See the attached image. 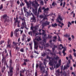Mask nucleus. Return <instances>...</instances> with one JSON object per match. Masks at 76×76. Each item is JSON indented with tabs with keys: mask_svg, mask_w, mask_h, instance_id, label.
<instances>
[{
	"mask_svg": "<svg viewBox=\"0 0 76 76\" xmlns=\"http://www.w3.org/2000/svg\"><path fill=\"white\" fill-rule=\"evenodd\" d=\"M32 6L34 7L35 8V9H32V12L35 15H37V10L38 9V7H37V6L34 3V2H32Z\"/></svg>",
	"mask_w": 76,
	"mask_h": 76,
	"instance_id": "2",
	"label": "nucleus"
},
{
	"mask_svg": "<svg viewBox=\"0 0 76 76\" xmlns=\"http://www.w3.org/2000/svg\"><path fill=\"white\" fill-rule=\"evenodd\" d=\"M50 25V22L47 21H45V22L42 23V29H44L45 28V26H46L47 25Z\"/></svg>",
	"mask_w": 76,
	"mask_h": 76,
	"instance_id": "5",
	"label": "nucleus"
},
{
	"mask_svg": "<svg viewBox=\"0 0 76 76\" xmlns=\"http://www.w3.org/2000/svg\"><path fill=\"white\" fill-rule=\"evenodd\" d=\"M25 72H26V70L24 69L23 70H21L20 71V76H23V75L22 74V73H24Z\"/></svg>",
	"mask_w": 76,
	"mask_h": 76,
	"instance_id": "14",
	"label": "nucleus"
},
{
	"mask_svg": "<svg viewBox=\"0 0 76 76\" xmlns=\"http://www.w3.org/2000/svg\"><path fill=\"white\" fill-rule=\"evenodd\" d=\"M65 5H66V2H64V4H63V7H64V6H65Z\"/></svg>",
	"mask_w": 76,
	"mask_h": 76,
	"instance_id": "57",
	"label": "nucleus"
},
{
	"mask_svg": "<svg viewBox=\"0 0 76 76\" xmlns=\"http://www.w3.org/2000/svg\"><path fill=\"white\" fill-rule=\"evenodd\" d=\"M7 14H4L3 16V18L5 19L4 21V23H6V22H9V20L7 18Z\"/></svg>",
	"mask_w": 76,
	"mask_h": 76,
	"instance_id": "7",
	"label": "nucleus"
},
{
	"mask_svg": "<svg viewBox=\"0 0 76 76\" xmlns=\"http://www.w3.org/2000/svg\"><path fill=\"white\" fill-rule=\"evenodd\" d=\"M44 46L46 47H49V44L48 43H47L46 45L45 44V46Z\"/></svg>",
	"mask_w": 76,
	"mask_h": 76,
	"instance_id": "34",
	"label": "nucleus"
},
{
	"mask_svg": "<svg viewBox=\"0 0 76 76\" xmlns=\"http://www.w3.org/2000/svg\"><path fill=\"white\" fill-rule=\"evenodd\" d=\"M70 25H72V23H71L70 22H68V28H69V27H70Z\"/></svg>",
	"mask_w": 76,
	"mask_h": 76,
	"instance_id": "25",
	"label": "nucleus"
},
{
	"mask_svg": "<svg viewBox=\"0 0 76 76\" xmlns=\"http://www.w3.org/2000/svg\"><path fill=\"white\" fill-rule=\"evenodd\" d=\"M3 8V5L1 4L0 6V10H1Z\"/></svg>",
	"mask_w": 76,
	"mask_h": 76,
	"instance_id": "29",
	"label": "nucleus"
},
{
	"mask_svg": "<svg viewBox=\"0 0 76 76\" xmlns=\"http://www.w3.org/2000/svg\"><path fill=\"white\" fill-rule=\"evenodd\" d=\"M31 30H32V31H33V30H34V27H33L32 26V24H31Z\"/></svg>",
	"mask_w": 76,
	"mask_h": 76,
	"instance_id": "30",
	"label": "nucleus"
},
{
	"mask_svg": "<svg viewBox=\"0 0 76 76\" xmlns=\"http://www.w3.org/2000/svg\"><path fill=\"white\" fill-rule=\"evenodd\" d=\"M59 20H60L61 21L63 20V18L61 17V16L60 15H58V18L56 20L57 22H58L60 24H61L62 26H63V25H64V24H63V23H61V21H60Z\"/></svg>",
	"mask_w": 76,
	"mask_h": 76,
	"instance_id": "4",
	"label": "nucleus"
},
{
	"mask_svg": "<svg viewBox=\"0 0 76 76\" xmlns=\"http://www.w3.org/2000/svg\"><path fill=\"white\" fill-rule=\"evenodd\" d=\"M40 3H41V4H42V5H43L44 4V2H43V1H41L40 2Z\"/></svg>",
	"mask_w": 76,
	"mask_h": 76,
	"instance_id": "51",
	"label": "nucleus"
},
{
	"mask_svg": "<svg viewBox=\"0 0 76 76\" xmlns=\"http://www.w3.org/2000/svg\"><path fill=\"white\" fill-rule=\"evenodd\" d=\"M19 29H20V28H17L14 32V34H15V36L16 38H18V36H19V34L18 32V31H19Z\"/></svg>",
	"mask_w": 76,
	"mask_h": 76,
	"instance_id": "6",
	"label": "nucleus"
},
{
	"mask_svg": "<svg viewBox=\"0 0 76 76\" xmlns=\"http://www.w3.org/2000/svg\"><path fill=\"white\" fill-rule=\"evenodd\" d=\"M11 45V43L10 44H8V45H7V47H8V48H10L11 47H10Z\"/></svg>",
	"mask_w": 76,
	"mask_h": 76,
	"instance_id": "32",
	"label": "nucleus"
},
{
	"mask_svg": "<svg viewBox=\"0 0 76 76\" xmlns=\"http://www.w3.org/2000/svg\"><path fill=\"white\" fill-rule=\"evenodd\" d=\"M53 61H52V60L50 61L49 63L50 66H53Z\"/></svg>",
	"mask_w": 76,
	"mask_h": 76,
	"instance_id": "19",
	"label": "nucleus"
},
{
	"mask_svg": "<svg viewBox=\"0 0 76 76\" xmlns=\"http://www.w3.org/2000/svg\"><path fill=\"white\" fill-rule=\"evenodd\" d=\"M34 48L36 49V50H38V46L37 45H39V43H38V42H37L36 41H34Z\"/></svg>",
	"mask_w": 76,
	"mask_h": 76,
	"instance_id": "8",
	"label": "nucleus"
},
{
	"mask_svg": "<svg viewBox=\"0 0 76 76\" xmlns=\"http://www.w3.org/2000/svg\"><path fill=\"white\" fill-rule=\"evenodd\" d=\"M69 57L71 60H72V59L73 58H72V56L71 54H70V55H69Z\"/></svg>",
	"mask_w": 76,
	"mask_h": 76,
	"instance_id": "28",
	"label": "nucleus"
},
{
	"mask_svg": "<svg viewBox=\"0 0 76 76\" xmlns=\"http://www.w3.org/2000/svg\"><path fill=\"white\" fill-rule=\"evenodd\" d=\"M27 4V6L28 7H29V6L30 4L28 2L27 3H26Z\"/></svg>",
	"mask_w": 76,
	"mask_h": 76,
	"instance_id": "61",
	"label": "nucleus"
},
{
	"mask_svg": "<svg viewBox=\"0 0 76 76\" xmlns=\"http://www.w3.org/2000/svg\"><path fill=\"white\" fill-rule=\"evenodd\" d=\"M9 64L10 68L9 69V72H8V75L9 76H13V67H12L13 65V60H12V59H10Z\"/></svg>",
	"mask_w": 76,
	"mask_h": 76,
	"instance_id": "1",
	"label": "nucleus"
},
{
	"mask_svg": "<svg viewBox=\"0 0 76 76\" xmlns=\"http://www.w3.org/2000/svg\"><path fill=\"white\" fill-rule=\"evenodd\" d=\"M32 31H33V32L34 34H35V33L37 32V30H33Z\"/></svg>",
	"mask_w": 76,
	"mask_h": 76,
	"instance_id": "52",
	"label": "nucleus"
},
{
	"mask_svg": "<svg viewBox=\"0 0 76 76\" xmlns=\"http://www.w3.org/2000/svg\"><path fill=\"white\" fill-rule=\"evenodd\" d=\"M34 53H36V54H39V53L37 52L35 50H34Z\"/></svg>",
	"mask_w": 76,
	"mask_h": 76,
	"instance_id": "50",
	"label": "nucleus"
},
{
	"mask_svg": "<svg viewBox=\"0 0 76 76\" xmlns=\"http://www.w3.org/2000/svg\"><path fill=\"white\" fill-rule=\"evenodd\" d=\"M59 58L58 56H56V57H55V56H54L53 57V58L52 59V60H53L54 59L55 60H57L59 59Z\"/></svg>",
	"mask_w": 76,
	"mask_h": 76,
	"instance_id": "16",
	"label": "nucleus"
},
{
	"mask_svg": "<svg viewBox=\"0 0 76 76\" xmlns=\"http://www.w3.org/2000/svg\"><path fill=\"white\" fill-rule=\"evenodd\" d=\"M24 62L26 63V62H28V61H29V59H24Z\"/></svg>",
	"mask_w": 76,
	"mask_h": 76,
	"instance_id": "27",
	"label": "nucleus"
},
{
	"mask_svg": "<svg viewBox=\"0 0 76 76\" xmlns=\"http://www.w3.org/2000/svg\"><path fill=\"white\" fill-rule=\"evenodd\" d=\"M46 56V53H41V56H42V57H44V56Z\"/></svg>",
	"mask_w": 76,
	"mask_h": 76,
	"instance_id": "24",
	"label": "nucleus"
},
{
	"mask_svg": "<svg viewBox=\"0 0 76 76\" xmlns=\"http://www.w3.org/2000/svg\"><path fill=\"white\" fill-rule=\"evenodd\" d=\"M18 15H17L16 16V20H15V21H16V20H17V21H18Z\"/></svg>",
	"mask_w": 76,
	"mask_h": 76,
	"instance_id": "60",
	"label": "nucleus"
},
{
	"mask_svg": "<svg viewBox=\"0 0 76 76\" xmlns=\"http://www.w3.org/2000/svg\"><path fill=\"white\" fill-rule=\"evenodd\" d=\"M20 34L22 35V33L23 32V30H20Z\"/></svg>",
	"mask_w": 76,
	"mask_h": 76,
	"instance_id": "49",
	"label": "nucleus"
},
{
	"mask_svg": "<svg viewBox=\"0 0 76 76\" xmlns=\"http://www.w3.org/2000/svg\"><path fill=\"white\" fill-rule=\"evenodd\" d=\"M4 40H1L0 42V45H1L3 43H4Z\"/></svg>",
	"mask_w": 76,
	"mask_h": 76,
	"instance_id": "31",
	"label": "nucleus"
},
{
	"mask_svg": "<svg viewBox=\"0 0 76 76\" xmlns=\"http://www.w3.org/2000/svg\"><path fill=\"white\" fill-rule=\"evenodd\" d=\"M58 1H60L61 0V4H60V6H62V5H63V3L61 2L63 1V0H58Z\"/></svg>",
	"mask_w": 76,
	"mask_h": 76,
	"instance_id": "33",
	"label": "nucleus"
},
{
	"mask_svg": "<svg viewBox=\"0 0 76 76\" xmlns=\"http://www.w3.org/2000/svg\"><path fill=\"white\" fill-rule=\"evenodd\" d=\"M27 13V16H31V15H32L33 16V17L31 18V22H36V19L35 18V17L34 15H33V14H32V13H30V12Z\"/></svg>",
	"mask_w": 76,
	"mask_h": 76,
	"instance_id": "3",
	"label": "nucleus"
},
{
	"mask_svg": "<svg viewBox=\"0 0 76 76\" xmlns=\"http://www.w3.org/2000/svg\"><path fill=\"white\" fill-rule=\"evenodd\" d=\"M34 30H36V31L38 29V28H37V26L34 27Z\"/></svg>",
	"mask_w": 76,
	"mask_h": 76,
	"instance_id": "47",
	"label": "nucleus"
},
{
	"mask_svg": "<svg viewBox=\"0 0 76 76\" xmlns=\"http://www.w3.org/2000/svg\"><path fill=\"white\" fill-rule=\"evenodd\" d=\"M20 51H21V52H22V53H23V52H24V50H23V48H21L20 50Z\"/></svg>",
	"mask_w": 76,
	"mask_h": 76,
	"instance_id": "43",
	"label": "nucleus"
},
{
	"mask_svg": "<svg viewBox=\"0 0 76 76\" xmlns=\"http://www.w3.org/2000/svg\"><path fill=\"white\" fill-rule=\"evenodd\" d=\"M50 16V14H49V15H45V17H46L47 18V17H48L49 16Z\"/></svg>",
	"mask_w": 76,
	"mask_h": 76,
	"instance_id": "59",
	"label": "nucleus"
},
{
	"mask_svg": "<svg viewBox=\"0 0 76 76\" xmlns=\"http://www.w3.org/2000/svg\"><path fill=\"white\" fill-rule=\"evenodd\" d=\"M22 25L23 26H24L26 29H28V28H26V22L25 21H23L22 23Z\"/></svg>",
	"mask_w": 76,
	"mask_h": 76,
	"instance_id": "12",
	"label": "nucleus"
},
{
	"mask_svg": "<svg viewBox=\"0 0 76 76\" xmlns=\"http://www.w3.org/2000/svg\"><path fill=\"white\" fill-rule=\"evenodd\" d=\"M61 60L60 59H59L58 61V63L59 65H61Z\"/></svg>",
	"mask_w": 76,
	"mask_h": 76,
	"instance_id": "37",
	"label": "nucleus"
},
{
	"mask_svg": "<svg viewBox=\"0 0 76 76\" xmlns=\"http://www.w3.org/2000/svg\"><path fill=\"white\" fill-rule=\"evenodd\" d=\"M52 6H53L54 7L55 6V3H54V2H53L52 3Z\"/></svg>",
	"mask_w": 76,
	"mask_h": 76,
	"instance_id": "58",
	"label": "nucleus"
},
{
	"mask_svg": "<svg viewBox=\"0 0 76 76\" xmlns=\"http://www.w3.org/2000/svg\"><path fill=\"white\" fill-rule=\"evenodd\" d=\"M17 22V27H18V28H19L20 27V21H17L16 20V21H15V25H16V23Z\"/></svg>",
	"mask_w": 76,
	"mask_h": 76,
	"instance_id": "11",
	"label": "nucleus"
},
{
	"mask_svg": "<svg viewBox=\"0 0 76 76\" xmlns=\"http://www.w3.org/2000/svg\"><path fill=\"white\" fill-rule=\"evenodd\" d=\"M66 69H67V67L65 65H64V69L63 70H66Z\"/></svg>",
	"mask_w": 76,
	"mask_h": 76,
	"instance_id": "38",
	"label": "nucleus"
},
{
	"mask_svg": "<svg viewBox=\"0 0 76 76\" xmlns=\"http://www.w3.org/2000/svg\"><path fill=\"white\" fill-rule=\"evenodd\" d=\"M6 57L3 56L2 57V60L1 61V62L2 63H3L4 62H6Z\"/></svg>",
	"mask_w": 76,
	"mask_h": 76,
	"instance_id": "13",
	"label": "nucleus"
},
{
	"mask_svg": "<svg viewBox=\"0 0 76 76\" xmlns=\"http://www.w3.org/2000/svg\"><path fill=\"white\" fill-rule=\"evenodd\" d=\"M29 45L30 46V48L31 50H32V42H30V43H28Z\"/></svg>",
	"mask_w": 76,
	"mask_h": 76,
	"instance_id": "15",
	"label": "nucleus"
},
{
	"mask_svg": "<svg viewBox=\"0 0 76 76\" xmlns=\"http://www.w3.org/2000/svg\"><path fill=\"white\" fill-rule=\"evenodd\" d=\"M53 38H54V39H57V36L53 37Z\"/></svg>",
	"mask_w": 76,
	"mask_h": 76,
	"instance_id": "62",
	"label": "nucleus"
},
{
	"mask_svg": "<svg viewBox=\"0 0 76 76\" xmlns=\"http://www.w3.org/2000/svg\"><path fill=\"white\" fill-rule=\"evenodd\" d=\"M45 19H47V18L45 16V17H44V18H43V20H45Z\"/></svg>",
	"mask_w": 76,
	"mask_h": 76,
	"instance_id": "64",
	"label": "nucleus"
},
{
	"mask_svg": "<svg viewBox=\"0 0 76 76\" xmlns=\"http://www.w3.org/2000/svg\"><path fill=\"white\" fill-rule=\"evenodd\" d=\"M21 20H22L23 22V21H24V22L26 21L25 19V18H23V19L22 18Z\"/></svg>",
	"mask_w": 76,
	"mask_h": 76,
	"instance_id": "55",
	"label": "nucleus"
},
{
	"mask_svg": "<svg viewBox=\"0 0 76 76\" xmlns=\"http://www.w3.org/2000/svg\"><path fill=\"white\" fill-rule=\"evenodd\" d=\"M39 17L40 18H41V19H42L44 18V16L43 15H40Z\"/></svg>",
	"mask_w": 76,
	"mask_h": 76,
	"instance_id": "39",
	"label": "nucleus"
},
{
	"mask_svg": "<svg viewBox=\"0 0 76 76\" xmlns=\"http://www.w3.org/2000/svg\"><path fill=\"white\" fill-rule=\"evenodd\" d=\"M64 37H69L70 35H68L67 34H66L64 35Z\"/></svg>",
	"mask_w": 76,
	"mask_h": 76,
	"instance_id": "40",
	"label": "nucleus"
},
{
	"mask_svg": "<svg viewBox=\"0 0 76 76\" xmlns=\"http://www.w3.org/2000/svg\"><path fill=\"white\" fill-rule=\"evenodd\" d=\"M26 64H27L26 63L24 62V63L22 64V65H23H23H24V66H26Z\"/></svg>",
	"mask_w": 76,
	"mask_h": 76,
	"instance_id": "54",
	"label": "nucleus"
},
{
	"mask_svg": "<svg viewBox=\"0 0 76 76\" xmlns=\"http://www.w3.org/2000/svg\"><path fill=\"white\" fill-rule=\"evenodd\" d=\"M39 48H41V50H42L43 49V47L42 46H41L39 45Z\"/></svg>",
	"mask_w": 76,
	"mask_h": 76,
	"instance_id": "42",
	"label": "nucleus"
},
{
	"mask_svg": "<svg viewBox=\"0 0 76 76\" xmlns=\"http://www.w3.org/2000/svg\"><path fill=\"white\" fill-rule=\"evenodd\" d=\"M50 54H51V55H52V56H56V53H55L50 52Z\"/></svg>",
	"mask_w": 76,
	"mask_h": 76,
	"instance_id": "22",
	"label": "nucleus"
},
{
	"mask_svg": "<svg viewBox=\"0 0 76 76\" xmlns=\"http://www.w3.org/2000/svg\"><path fill=\"white\" fill-rule=\"evenodd\" d=\"M45 42L46 43V39H44L43 41L42 42H39V44H41L42 45H44V46H45Z\"/></svg>",
	"mask_w": 76,
	"mask_h": 76,
	"instance_id": "10",
	"label": "nucleus"
},
{
	"mask_svg": "<svg viewBox=\"0 0 76 76\" xmlns=\"http://www.w3.org/2000/svg\"><path fill=\"white\" fill-rule=\"evenodd\" d=\"M13 46H15V45H16V43L15 42H13Z\"/></svg>",
	"mask_w": 76,
	"mask_h": 76,
	"instance_id": "48",
	"label": "nucleus"
},
{
	"mask_svg": "<svg viewBox=\"0 0 76 76\" xmlns=\"http://www.w3.org/2000/svg\"><path fill=\"white\" fill-rule=\"evenodd\" d=\"M58 41H61V40L60 39V37H59V36H58Z\"/></svg>",
	"mask_w": 76,
	"mask_h": 76,
	"instance_id": "41",
	"label": "nucleus"
},
{
	"mask_svg": "<svg viewBox=\"0 0 76 76\" xmlns=\"http://www.w3.org/2000/svg\"><path fill=\"white\" fill-rule=\"evenodd\" d=\"M61 65H60V64H57L56 65V67L57 68H58V67H59V66H60Z\"/></svg>",
	"mask_w": 76,
	"mask_h": 76,
	"instance_id": "46",
	"label": "nucleus"
},
{
	"mask_svg": "<svg viewBox=\"0 0 76 76\" xmlns=\"http://www.w3.org/2000/svg\"><path fill=\"white\" fill-rule=\"evenodd\" d=\"M46 75H45V76H48V71H46Z\"/></svg>",
	"mask_w": 76,
	"mask_h": 76,
	"instance_id": "45",
	"label": "nucleus"
},
{
	"mask_svg": "<svg viewBox=\"0 0 76 76\" xmlns=\"http://www.w3.org/2000/svg\"><path fill=\"white\" fill-rule=\"evenodd\" d=\"M50 70H54V68H53V66H52V67H50Z\"/></svg>",
	"mask_w": 76,
	"mask_h": 76,
	"instance_id": "63",
	"label": "nucleus"
},
{
	"mask_svg": "<svg viewBox=\"0 0 76 76\" xmlns=\"http://www.w3.org/2000/svg\"><path fill=\"white\" fill-rule=\"evenodd\" d=\"M39 12L40 13H42V9H41V8L40 7L38 9V12L37 13L38 15H39Z\"/></svg>",
	"mask_w": 76,
	"mask_h": 76,
	"instance_id": "17",
	"label": "nucleus"
},
{
	"mask_svg": "<svg viewBox=\"0 0 76 76\" xmlns=\"http://www.w3.org/2000/svg\"><path fill=\"white\" fill-rule=\"evenodd\" d=\"M46 58H48L49 60H50V59H51V58L50 57H49V56L48 55H47L46 56Z\"/></svg>",
	"mask_w": 76,
	"mask_h": 76,
	"instance_id": "36",
	"label": "nucleus"
},
{
	"mask_svg": "<svg viewBox=\"0 0 76 76\" xmlns=\"http://www.w3.org/2000/svg\"><path fill=\"white\" fill-rule=\"evenodd\" d=\"M36 40H37V41H38L37 42H38V43H39L38 42H39V41L41 40L42 39H41V37H39L38 38H37L36 39Z\"/></svg>",
	"mask_w": 76,
	"mask_h": 76,
	"instance_id": "20",
	"label": "nucleus"
},
{
	"mask_svg": "<svg viewBox=\"0 0 76 76\" xmlns=\"http://www.w3.org/2000/svg\"><path fill=\"white\" fill-rule=\"evenodd\" d=\"M8 44H11V40L10 39H8L7 41Z\"/></svg>",
	"mask_w": 76,
	"mask_h": 76,
	"instance_id": "23",
	"label": "nucleus"
},
{
	"mask_svg": "<svg viewBox=\"0 0 76 76\" xmlns=\"http://www.w3.org/2000/svg\"><path fill=\"white\" fill-rule=\"evenodd\" d=\"M66 49L65 48H64V49L62 51V53H65V51H66Z\"/></svg>",
	"mask_w": 76,
	"mask_h": 76,
	"instance_id": "53",
	"label": "nucleus"
},
{
	"mask_svg": "<svg viewBox=\"0 0 76 76\" xmlns=\"http://www.w3.org/2000/svg\"><path fill=\"white\" fill-rule=\"evenodd\" d=\"M31 40V38H28L27 39V42H29Z\"/></svg>",
	"mask_w": 76,
	"mask_h": 76,
	"instance_id": "56",
	"label": "nucleus"
},
{
	"mask_svg": "<svg viewBox=\"0 0 76 76\" xmlns=\"http://www.w3.org/2000/svg\"><path fill=\"white\" fill-rule=\"evenodd\" d=\"M52 26L53 27H55V26H57V24L56 23H55L54 24H52Z\"/></svg>",
	"mask_w": 76,
	"mask_h": 76,
	"instance_id": "26",
	"label": "nucleus"
},
{
	"mask_svg": "<svg viewBox=\"0 0 76 76\" xmlns=\"http://www.w3.org/2000/svg\"><path fill=\"white\" fill-rule=\"evenodd\" d=\"M60 47H59V50H61L62 48H64V47L63 46V45H62V44H60Z\"/></svg>",
	"mask_w": 76,
	"mask_h": 76,
	"instance_id": "18",
	"label": "nucleus"
},
{
	"mask_svg": "<svg viewBox=\"0 0 76 76\" xmlns=\"http://www.w3.org/2000/svg\"><path fill=\"white\" fill-rule=\"evenodd\" d=\"M39 68H40L41 71H42V70L43 72H45V68L44 66H41V64L39 66Z\"/></svg>",
	"mask_w": 76,
	"mask_h": 76,
	"instance_id": "9",
	"label": "nucleus"
},
{
	"mask_svg": "<svg viewBox=\"0 0 76 76\" xmlns=\"http://www.w3.org/2000/svg\"><path fill=\"white\" fill-rule=\"evenodd\" d=\"M13 31H12L11 33V37L12 38L13 37Z\"/></svg>",
	"mask_w": 76,
	"mask_h": 76,
	"instance_id": "35",
	"label": "nucleus"
},
{
	"mask_svg": "<svg viewBox=\"0 0 76 76\" xmlns=\"http://www.w3.org/2000/svg\"><path fill=\"white\" fill-rule=\"evenodd\" d=\"M45 11H48L49 10V8H47L44 10Z\"/></svg>",
	"mask_w": 76,
	"mask_h": 76,
	"instance_id": "44",
	"label": "nucleus"
},
{
	"mask_svg": "<svg viewBox=\"0 0 76 76\" xmlns=\"http://www.w3.org/2000/svg\"><path fill=\"white\" fill-rule=\"evenodd\" d=\"M53 37V36H52L51 35L48 34V39H50L51 38Z\"/></svg>",
	"mask_w": 76,
	"mask_h": 76,
	"instance_id": "21",
	"label": "nucleus"
}]
</instances>
